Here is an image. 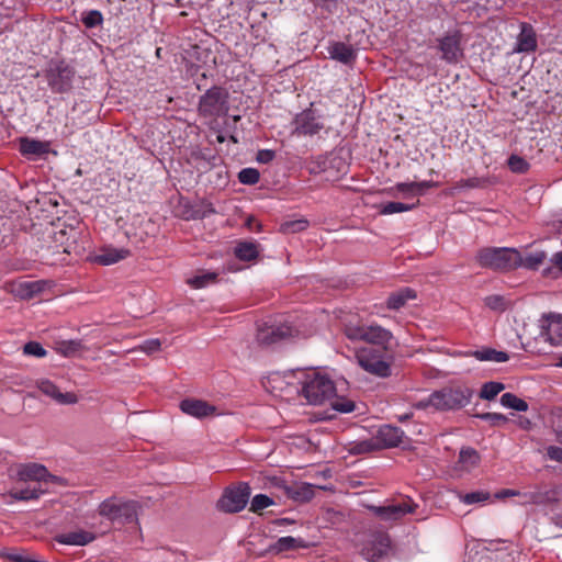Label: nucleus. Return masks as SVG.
Here are the masks:
<instances>
[{"label":"nucleus","mask_w":562,"mask_h":562,"mask_svg":"<svg viewBox=\"0 0 562 562\" xmlns=\"http://www.w3.org/2000/svg\"><path fill=\"white\" fill-rule=\"evenodd\" d=\"M465 356L474 357L479 361H491V362H506L509 360L508 353L504 351H497L492 348H482L479 350L468 351Z\"/></svg>","instance_id":"nucleus-29"},{"label":"nucleus","mask_w":562,"mask_h":562,"mask_svg":"<svg viewBox=\"0 0 562 562\" xmlns=\"http://www.w3.org/2000/svg\"><path fill=\"white\" fill-rule=\"evenodd\" d=\"M20 151L27 157H42L49 153V143L22 138L20 142Z\"/></svg>","instance_id":"nucleus-27"},{"label":"nucleus","mask_w":562,"mask_h":562,"mask_svg":"<svg viewBox=\"0 0 562 562\" xmlns=\"http://www.w3.org/2000/svg\"><path fill=\"white\" fill-rule=\"evenodd\" d=\"M390 546V537L385 532H378L366 541L361 554L366 560L375 562L389 552Z\"/></svg>","instance_id":"nucleus-15"},{"label":"nucleus","mask_w":562,"mask_h":562,"mask_svg":"<svg viewBox=\"0 0 562 562\" xmlns=\"http://www.w3.org/2000/svg\"><path fill=\"white\" fill-rule=\"evenodd\" d=\"M472 390L467 386H448L432 392L427 398L414 404L417 409L454 411L467 406L472 397Z\"/></svg>","instance_id":"nucleus-2"},{"label":"nucleus","mask_w":562,"mask_h":562,"mask_svg":"<svg viewBox=\"0 0 562 562\" xmlns=\"http://www.w3.org/2000/svg\"><path fill=\"white\" fill-rule=\"evenodd\" d=\"M16 480L27 484L25 487H14L10 491V496L16 501L37 499L48 493L52 485L64 482L61 477L50 474L38 463L21 464L16 470Z\"/></svg>","instance_id":"nucleus-1"},{"label":"nucleus","mask_w":562,"mask_h":562,"mask_svg":"<svg viewBox=\"0 0 562 562\" xmlns=\"http://www.w3.org/2000/svg\"><path fill=\"white\" fill-rule=\"evenodd\" d=\"M256 224V229L257 231H260L261 229V225L259 223L256 222V220L254 217H249L246 222V226L249 228V229H254V225Z\"/></svg>","instance_id":"nucleus-56"},{"label":"nucleus","mask_w":562,"mask_h":562,"mask_svg":"<svg viewBox=\"0 0 562 562\" xmlns=\"http://www.w3.org/2000/svg\"><path fill=\"white\" fill-rule=\"evenodd\" d=\"M475 260L482 268L509 271L519 267L520 252L508 247H486L477 251Z\"/></svg>","instance_id":"nucleus-4"},{"label":"nucleus","mask_w":562,"mask_h":562,"mask_svg":"<svg viewBox=\"0 0 562 562\" xmlns=\"http://www.w3.org/2000/svg\"><path fill=\"white\" fill-rule=\"evenodd\" d=\"M404 431L398 427L391 425L381 426L375 436V442L363 441L357 445V452H368L378 448L396 447L402 443Z\"/></svg>","instance_id":"nucleus-10"},{"label":"nucleus","mask_w":562,"mask_h":562,"mask_svg":"<svg viewBox=\"0 0 562 562\" xmlns=\"http://www.w3.org/2000/svg\"><path fill=\"white\" fill-rule=\"evenodd\" d=\"M345 334L350 340H363L386 348L392 333L379 325H347Z\"/></svg>","instance_id":"nucleus-8"},{"label":"nucleus","mask_w":562,"mask_h":562,"mask_svg":"<svg viewBox=\"0 0 562 562\" xmlns=\"http://www.w3.org/2000/svg\"><path fill=\"white\" fill-rule=\"evenodd\" d=\"M274 502L271 497L266 494H257L252 497L250 502V510L254 513H258L269 506L273 505Z\"/></svg>","instance_id":"nucleus-44"},{"label":"nucleus","mask_w":562,"mask_h":562,"mask_svg":"<svg viewBox=\"0 0 562 562\" xmlns=\"http://www.w3.org/2000/svg\"><path fill=\"white\" fill-rule=\"evenodd\" d=\"M160 340L159 339H148L144 341L138 349L145 353H154L160 350Z\"/></svg>","instance_id":"nucleus-50"},{"label":"nucleus","mask_w":562,"mask_h":562,"mask_svg":"<svg viewBox=\"0 0 562 562\" xmlns=\"http://www.w3.org/2000/svg\"><path fill=\"white\" fill-rule=\"evenodd\" d=\"M557 438L560 442H562V425L558 424L554 428Z\"/></svg>","instance_id":"nucleus-61"},{"label":"nucleus","mask_w":562,"mask_h":562,"mask_svg":"<svg viewBox=\"0 0 562 562\" xmlns=\"http://www.w3.org/2000/svg\"><path fill=\"white\" fill-rule=\"evenodd\" d=\"M181 206L183 207V210L179 211V213L187 221L195 220V218H203L209 213L214 212V210L211 207V205L193 206V205H190L189 202H181Z\"/></svg>","instance_id":"nucleus-34"},{"label":"nucleus","mask_w":562,"mask_h":562,"mask_svg":"<svg viewBox=\"0 0 562 562\" xmlns=\"http://www.w3.org/2000/svg\"><path fill=\"white\" fill-rule=\"evenodd\" d=\"M56 541L66 546H86L95 539L94 533L83 530L76 529L68 532H63L56 536Z\"/></svg>","instance_id":"nucleus-24"},{"label":"nucleus","mask_w":562,"mask_h":562,"mask_svg":"<svg viewBox=\"0 0 562 562\" xmlns=\"http://www.w3.org/2000/svg\"><path fill=\"white\" fill-rule=\"evenodd\" d=\"M504 389L505 385L501 382H486L481 389L480 397L487 401L494 400Z\"/></svg>","instance_id":"nucleus-40"},{"label":"nucleus","mask_w":562,"mask_h":562,"mask_svg":"<svg viewBox=\"0 0 562 562\" xmlns=\"http://www.w3.org/2000/svg\"><path fill=\"white\" fill-rule=\"evenodd\" d=\"M537 34L532 25L522 22L520 24V33L517 36L516 53H531L537 49Z\"/></svg>","instance_id":"nucleus-22"},{"label":"nucleus","mask_w":562,"mask_h":562,"mask_svg":"<svg viewBox=\"0 0 562 562\" xmlns=\"http://www.w3.org/2000/svg\"><path fill=\"white\" fill-rule=\"evenodd\" d=\"M524 497V501L522 503L524 504H535V503H538L539 502V498H540V495L538 493H525L522 495Z\"/></svg>","instance_id":"nucleus-54"},{"label":"nucleus","mask_w":562,"mask_h":562,"mask_svg":"<svg viewBox=\"0 0 562 562\" xmlns=\"http://www.w3.org/2000/svg\"><path fill=\"white\" fill-rule=\"evenodd\" d=\"M307 543L301 539L292 536H285L279 538L273 544L270 546V551L281 553L284 551L295 550L300 548H306Z\"/></svg>","instance_id":"nucleus-31"},{"label":"nucleus","mask_w":562,"mask_h":562,"mask_svg":"<svg viewBox=\"0 0 562 562\" xmlns=\"http://www.w3.org/2000/svg\"><path fill=\"white\" fill-rule=\"evenodd\" d=\"M237 176H260V172L254 168H245L240 170Z\"/></svg>","instance_id":"nucleus-55"},{"label":"nucleus","mask_w":562,"mask_h":562,"mask_svg":"<svg viewBox=\"0 0 562 562\" xmlns=\"http://www.w3.org/2000/svg\"><path fill=\"white\" fill-rule=\"evenodd\" d=\"M501 404L504 407L515 409L517 412H526L528 409V404L522 398H519L513 393H504L501 396Z\"/></svg>","instance_id":"nucleus-38"},{"label":"nucleus","mask_w":562,"mask_h":562,"mask_svg":"<svg viewBox=\"0 0 562 562\" xmlns=\"http://www.w3.org/2000/svg\"><path fill=\"white\" fill-rule=\"evenodd\" d=\"M490 498V493L484 491H475L460 495V501L467 505L484 503Z\"/></svg>","instance_id":"nucleus-45"},{"label":"nucleus","mask_w":562,"mask_h":562,"mask_svg":"<svg viewBox=\"0 0 562 562\" xmlns=\"http://www.w3.org/2000/svg\"><path fill=\"white\" fill-rule=\"evenodd\" d=\"M233 119L236 122V121L240 120V116L239 115H235Z\"/></svg>","instance_id":"nucleus-64"},{"label":"nucleus","mask_w":562,"mask_h":562,"mask_svg":"<svg viewBox=\"0 0 562 562\" xmlns=\"http://www.w3.org/2000/svg\"><path fill=\"white\" fill-rule=\"evenodd\" d=\"M308 227V221L305 218L286 221L280 225V232L283 234H293L305 231Z\"/></svg>","instance_id":"nucleus-41"},{"label":"nucleus","mask_w":562,"mask_h":562,"mask_svg":"<svg viewBox=\"0 0 562 562\" xmlns=\"http://www.w3.org/2000/svg\"><path fill=\"white\" fill-rule=\"evenodd\" d=\"M216 277L217 274L214 272H206L191 278L189 284L195 289H202L213 283Z\"/></svg>","instance_id":"nucleus-46"},{"label":"nucleus","mask_w":562,"mask_h":562,"mask_svg":"<svg viewBox=\"0 0 562 562\" xmlns=\"http://www.w3.org/2000/svg\"><path fill=\"white\" fill-rule=\"evenodd\" d=\"M416 299V292L411 288H403L396 292H393L387 301L386 306L390 310H400L408 301Z\"/></svg>","instance_id":"nucleus-30"},{"label":"nucleus","mask_w":562,"mask_h":562,"mask_svg":"<svg viewBox=\"0 0 562 562\" xmlns=\"http://www.w3.org/2000/svg\"><path fill=\"white\" fill-rule=\"evenodd\" d=\"M547 457L552 461L562 463V448L558 446H549L547 448Z\"/></svg>","instance_id":"nucleus-51"},{"label":"nucleus","mask_w":562,"mask_h":562,"mask_svg":"<svg viewBox=\"0 0 562 562\" xmlns=\"http://www.w3.org/2000/svg\"><path fill=\"white\" fill-rule=\"evenodd\" d=\"M558 367H562V357L559 359V362L557 363Z\"/></svg>","instance_id":"nucleus-63"},{"label":"nucleus","mask_w":562,"mask_h":562,"mask_svg":"<svg viewBox=\"0 0 562 562\" xmlns=\"http://www.w3.org/2000/svg\"><path fill=\"white\" fill-rule=\"evenodd\" d=\"M44 290L43 281H23L15 285V293L22 299H31Z\"/></svg>","instance_id":"nucleus-33"},{"label":"nucleus","mask_w":562,"mask_h":562,"mask_svg":"<svg viewBox=\"0 0 562 562\" xmlns=\"http://www.w3.org/2000/svg\"><path fill=\"white\" fill-rule=\"evenodd\" d=\"M459 462L464 470L470 471L479 464L480 456L474 449L464 448L459 453Z\"/></svg>","instance_id":"nucleus-36"},{"label":"nucleus","mask_w":562,"mask_h":562,"mask_svg":"<svg viewBox=\"0 0 562 562\" xmlns=\"http://www.w3.org/2000/svg\"><path fill=\"white\" fill-rule=\"evenodd\" d=\"M416 206V202H386L376 205L380 215H392L395 213H403L413 210Z\"/></svg>","instance_id":"nucleus-32"},{"label":"nucleus","mask_w":562,"mask_h":562,"mask_svg":"<svg viewBox=\"0 0 562 562\" xmlns=\"http://www.w3.org/2000/svg\"><path fill=\"white\" fill-rule=\"evenodd\" d=\"M539 338L552 347L562 345V315L549 313L539 319Z\"/></svg>","instance_id":"nucleus-12"},{"label":"nucleus","mask_w":562,"mask_h":562,"mask_svg":"<svg viewBox=\"0 0 562 562\" xmlns=\"http://www.w3.org/2000/svg\"><path fill=\"white\" fill-rule=\"evenodd\" d=\"M294 125L293 134L304 136L316 135L324 128L322 117L316 115L313 110L299 113L294 119Z\"/></svg>","instance_id":"nucleus-16"},{"label":"nucleus","mask_w":562,"mask_h":562,"mask_svg":"<svg viewBox=\"0 0 562 562\" xmlns=\"http://www.w3.org/2000/svg\"><path fill=\"white\" fill-rule=\"evenodd\" d=\"M484 304L491 311L502 313L509 307L510 301L501 294H492L484 297Z\"/></svg>","instance_id":"nucleus-37"},{"label":"nucleus","mask_w":562,"mask_h":562,"mask_svg":"<svg viewBox=\"0 0 562 562\" xmlns=\"http://www.w3.org/2000/svg\"><path fill=\"white\" fill-rule=\"evenodd\" d=\"M304 375L303 370L272 372L262 381L263 387L276 396H291L300 393V384Z\"/></svg>","instance_id":"nucleus-5"},{"label":"nucleus","mask_w":562,"mask_h":562,"mask_svg":"<svg viewBox=\"0 0 562 562\" xmlns=\"http://www.w3.org/2000/svg\"><path fill=\"white\" fill-rule=\"evenodd\" d=\"M81 22L88 29H93L99 26L103 22V15L98 10H90L88 12L82 13Z\"/></svg>","instance_id":"nucleus-43"},{"label":"nucleus","mask_w":562,"mask_h":562,"mask_svg":"<svg viewBox=\"0 0 562 562\" xmlns=\"http://www.w3.org/2000/svg\"><path fill=\"white\" fill-rule=\"evenodd\" d=\"M552 261L554 262V265L557 267L560 268V270L562 271V251L560 252H557L554 256H553V259Z\"/></svg>","instance_id":"nucleus-57"},{"label":"nucleus","mask_w":562,"mask_h":562,"mask_svg":"<svg viewBox=\"0 0 562 562\" xmlns=\"http://www.w3.org/2000/svg\"><path fill=\"white\" fill-rule=\"evenodd\" d=\"M80 347V342L78 341H68L66 344H64V347H63V352L65 356H69L74 352H76Z\"/></svg>","instance_id":"nucleus-53"},{"label":"nucleus","mask_w":562,"mask_h":562,"mask_svg":"<svg viewBox=\"0 0 562 562\" xmlns=\"http://www.w3.org/2000/svg\"><path fill=\"white\" fill-rule=\"evenodd\" d=\"M356 359L358 364L370 374L379 378H387L391 375L390 362L382 353L374 349H361L357 352Z\"/></svg>","instance_id":"nucleus-9"},{"label":"nucleus","mask_w":562,"mask_h":562,"mask_svg":"<svg viewBox=\"0 0 562 562\" xmlns=\"http://www.w3.org/2000/svg\"><path fill=\"white\" fill-rule=\"evenodd\" d=\"M516 495H520L519 492L515 491V490H505L501 493V496L502 497H507V496H516Z\"/></svg>","instance_id":"nucleus-60"},{"label":"nucleus","mask_w":562,"mask_h":562,"mask_svg":"<svg viewBox=\"0 0 562 562\" xmlns=\"http://www.w3.org/2000/svg\"><path fill=\"white\" fill-rule=\"evenodd\" d=\"M546 254L543 251H535L527 254L525 257L520 255L519 267L527 269H538L544 261Z\"/></svg>","instance_id":"nucleus-39"},{"label":"nucleus","mask_w":562,"mask_h":562,"mask_svg":"<svg viewBox=\"0 0 562 562\" xmlns=\"http://www.w3.org/2000/svg\"><path fill=\"white\" fill-rule=\"evenodd\" d=\"M23 352L27 356L43 358L47 355V351L43 348L40 342L29 341L23 347Z\"/></svg>","instance_id":"nucleus-48"},{"label":"nucleus","mask_w":562,"mask_h":562,"mask_svg":"<svg viewBox=\"0 0 562 562\" xmlns=\"http://www.w3.org/2000/svg\"><path fill=\"white\" fill-rule=\"evenodd\" d=\"M329 56L338 60L345 65H350L356 59V50L351 45L345 44L342 42H334L328 46Z\"/></svg>","instance_id":"nucleus-26"},{"label":"nucleus","mask_w":562,"mask_h":562,"mask_svg":"<svg viewBox=\"0 0 562 562\" xmlns=\"http://www.w3.org/2000/svg\"><path fill=\"white\" fill-rule=\"evenodd\" d=\"M36 387L47 397L60 405L77 404L79 398L74 392H61L59 387L48 379H38Z\"/></svg>","instance_id":"nucleus-18"},{"label":"nucleus","mask_w":562,"mask_h":562,"mask_svg":"<svg viewBox=\"0 0 562 562\" xmlns=\"http://www.w3.org/2000/svg\"><path fill=\"white\" fill-rule=\"evenodd\" d=\"M439 50L442 53L441 58L449 64H456L462 56L459 36L456 34L446 35L439 40Z\"/></svg>","instance_id":"nucleus-21"},{"label":"nucleus","mask_w":562,"mask_h":562,"mask_svg":"<svg viewBox=\"0 0 562 562\" xmlns=\"http://www.w3.org/2000/svg\"><path fill=\"white\" fill-rule=\"evenodd\" d=\"M239 180L244 184L254 186L258 183L259 178H239Z\"/></svg>","instance_id":"nucleus-59"},{"label":"nucleus","mask_w":562,"mask_h":562,"mask_svg":"<svg viewBox=\"0 0 562 562\" xmlns=\"http://www.w3.org/2000/svg\"><path fill=\"white\" fill-rule=\"evenodd\" d=\"M180 409L184 414L195 417V418L207 417V416L214 415L216 412L215 406L210 405L202 400H195V398H187V400L181 401Z\"/></svg>","instance_id":"nucleus-23"},{"label":"nucleus","mask_w":562,"mask_h":562,"mask_svg":"<svg viewBox=\"0 0 562 562\" xmlns=\"http://www.w3.org/2000/svg\"><path fill=\"white\" fill-rule=\"evenodd\" d=\"M552 521L554 522V525H555L557 527H559V528L562 530V512L557 513V514L552 517Z\"/></svg>","instance_id":"nucleus-58"},{"label":"nucleus","mask_w":562,"mask_h":562,"mask_svg":"<svg viewBox=\"0 0 562 562\" xmlns=\"http://www.w3.org/2000/svg\"><path fill=\"white\" fill-rule=\"evenodd\" d=\"M507 165L514 173H526L530 168V164L518 155H512L507 160Z\"/></svg>","instance_id":"nucleus-42"},{"label":"nucleus","mask_w":562,"mask_h":562,"mask_svg":"<svg viewBox=\"0 0 562 562\" xmlns=\"http://www.w3.org/2000/svg\"><path fill=\"white\" fill-rule=\"evenodd\" d=\"M288 494L295 501L307 502L314 496V486L302 483L288 488Z\"/></svg>","instance_id":"nucleus-35"},{"label":"nucleus","mask_w":562,"mask_h":562,"mask_svg":"<svg viewBox=\"0 0 562 562\" xmlns=\"http://www.w3.org/2000/svg\"><path fill=\"white\" fill-rule=\"evenodd\" d=\"M480 418L493 426H502L507 423V417L499 413H484L480 415Z\"/></svg>","instance_id":"nucleus-49"},{"label":"nucleus","mask_w":562,"mask_h":562,"mask_svg":"<svg viewBox=\"0 0 562 562\" xmlns=\"http://www.w3.org/2000/svg\"><path fill=\"white\" fill-rule=\"evenodd\" d=\"M348 164L346 159L337 153H331L326 157H319L316 161H313L310 167V173H328L333 176L338 173L345 176L348 172Z\"/></svg>","instance_id":"nucleus-14"},{"label":"nucleus","mask_w":562,"mask_h":562,"mask_svg":"<svg viewBox=\"0 0 562 562\" xmlns=\"http://www.w3.org/2000/svg\"><path fill=\"white\" fill-rule=\"evenodd\" d=\"M331 407L342 414H349L355 411L356 404L348 398H336L331 403Z\"/></svg>","instance_id":"nucleus-47"},{"label":"nucleus","mask_w":562,"mask_h":562,"mask_svg":"<svg viewBox=\"0 0 562 562\" xmlns=\"http://www.w3.org/2000/svg\"><path fill=\"white\" fill-rule=\"evenodd\" d=\"M276 157V153L270 149H261L257 154V161L260 164H269Z\"/></svg>","instance_id":"nucleus-52"},{"label":"nucleus","mask_w":562,"mask_h":562,"mask_svg":"<svg viewBox=\"0 0 562 562\" xmlns=\"http://www.w3.org/2000/svg\"><path fill=\"white\" fill-rule=\"evenodd\" d=\"M260 251V244L250 240L239 241L234 249L235 256L243 261L255 260Z\"/></svg>","instance_id":"nucleus-28"},{"label":"nucleus","mask_w":562,"mask_h":562,"mask_svg":"<svg viewBox=\"0 0 562 562\" xmlns=\"http://www.w3.org/2000/svg\"><path fill=\"white\" fill-rule=\"evenodd\" d=\"M74 76V69L64 61L52 65L46 74L48 86L56 93L69 91Z\"/></svg>","instance_id":"nucleus-13"},{"label":"nucleus","mask_w":562,"mask_h":562,"mask_svg":"<svg viewBox=\"0 0 562 562\" xmlns=\"http://www.w3.org/2000/svg\"><path fill=\"white\" fill-rule=\"evenodd\" d=\"M130 255L131 251L126 248L104 246L91 256V261L101 266H111L127 258Z\"/></svg>","instance_id":"nucleus-20"},{"label":"nucleus","mask_w":562,"mask_h":562,"mask_svg":"<svg viewBox=\"0 0 562 562\" xmlns=\"http://www.w3.org/2000/svg\"><path fill=\"white\" fill-rule=\"evenodd\" d=\"M436 186L432 181H411L398 183L394 189V195L405 200V202H416L418 204V198L426 193V191Z\"/></svg>","instance_id":"nucleus-19"},{"label":"nucleus","mask_w":562,"mask_h":562,"mask_svg":"<svg viewBox=\"0 0 562 562\" xmlns=\"http://www.w3.org/2000/svg\"><path fill=\"white\" fill-rule=\"evenodd\" d=\"M290 334L289 328L263 324L258 327L257 341L261 345H271Z\"/></svg>","instance_id":"nucleus-25"},{"label":"nucleus","mask_w":562,"mask_h":562,"mask_svg":"<svg viewBox=\"0 0 562 562\" xmlns=\"http://www.w3.org/2000/svg\"><path fill=\"white\" fill-rule=\"evenodd\" d=\"M137 507V503L134 501L112 496L99 505L98 514L111 522L125 524L136 518Z\"/></svg>","instance_id":"nucleus-6"},{"label":"nucleus","mask_w":562,"mask_h":562,"mask_svg":"<svg viewBox=\"0 0 562 562\" xmlns=\"http://www.w3.org/2000/svg\"><path fill=\"white\" fill-rule=\"evenodd\" d=\"M300 393L310 404L321 405L335 395L336 387L333 380L326 374L317 371H304Z\"/></svg>","instance_id":"nucleus-3"},{"label":"nucleus","mask_w":562,"mask_h":562,"mask_svg":"<svg viewBox=\"0 0 562 562\" xmlns=\"http://www.w3.org/2000/svg\"><path fill=\"white\" fill-rule=\"evenodd\" d=\"M411 416H412V414H404V415H401V416H398V420H400V422H405V420L409 419V418H411Z\"/></svg>","instance_id":"nucleus-62"},{"label":"nucleus","mask_w":562,"mask_h":562,"mask_svg":"<svg viewBox=\"0 0 562 562\" xmlns=\"http://www.w3.org/2000/svg\"><path fill=\"white\" fill-rule=\"evenodd\" d=\"M415 508L416 505L413 503V501L407 498L401 503L389 504L385 506H372L371 510L382 520L395 521L405 515L413 513Z\"/></svg>","instance_id":"nucleus-17"},{"label":"nucleus","mask_w":562,"mask_h":562,"mask_svg":"<svg viewBox=\"0 0 562 562\" xmlns=\"http://www.w3.org/2000/svg\"><path fill=\"white\" fill-rule=\"evenodd\" d=\"M199 113L204 117H218L228 112V92L222 87H212L200 97Z\"/></svg>","instance_id":"nucleus-7"},{"label":"nucleus","mask_w":562,"mask_h":562,"mask_svg":"<svg viewBox=\"0 0 562 562\" xmlns=\"http://www.w3.org/2000/svg\"><path fill=\"white\" fill-rule=\"evenodd\" d=\"M250 496L247 483L227 488L218 499L217 507L225 513H238L245 508Z\"/></svg>","instance_id":"nucleus-11"}]
</instances>
